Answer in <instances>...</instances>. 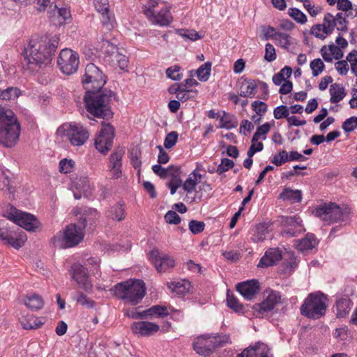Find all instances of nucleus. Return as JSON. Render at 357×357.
Segmentation results:
<instances>
[{
  "instance_id": "72a5a7b5",
  "label": "nucleus",
  "mask_w": 357,
  "mask_h": 357,
  "mask_svg": "<svg viewBox=\"0 0 357 357\" xmlns=\"http://www.w3.org/2000/svg\"><path fill=\"white\" fill-rule=\"evenodd\" d=\"M24 303V305L31 310H40L44 305L43 298L36 294L27 296Z\"/></svg>"
},
{
  "instance_id": "ddd939ff",
  "label": "nucleus",
  "mask_w": 357,
  "mask_h": 357,
  "mask_svg": "<svg viewBox=\"0 0 357 357\" xmlns=\"http://www.w3.org/2000/svg\"><path fill=\"white\" fill-rule=\"evenodd\" d=\"M114 128L109 123H104L95 139L96 149L102 154H107L112 146Z\"/></svg>"
},
{
  "instance_id": "e433bc0d",
  "label": "nucleus",
  "mask_w": 357,
  "mask_h": 357,
  "mask_svg": "<svg viewBox=\"0 0 357 357\" xmlns=\"http://www.w3.org/2000/svg\"><path fill=\"white\" fill-rule=\"evenodd\" d=\"M107 215L114 220H123L125 218V208L123 205L120 203L116 204L110 208Z\"/></svg>"
},
{
  "instance_id": "c9c22d12",
  "label": "nucleus",
  "mask_w": 357,
  "mask_h": 357,
  "mask_svg": "<svg viewBox=\"0 0 357 357\" xmlns=\"http://www.w3.org/2000/svg\"><path fill=\"white\" fill-rule=\"evenodd\" d=\"M21 94V91L17 87H8L6 89L0 88V100H10L17 98Z\"/></svg>"
},
{
  "instance_id": "864d4df0",
  "label": "nucleus",
  "mask_w": 357,
  "mask_h": 357,
  "mask_svg": "<svg viewBox=\"0 0 357 357\" xmlns=\"http://www.w3.org/2000/svg\"><path fill=\"white\" fill-rule=\"evenodd\" d=\"M310 68L314 77L318 76L324 70L325 65L320 59H316L310 62Z\"/></svg>"
},
{
  "instance_id": "a19ab883",
  "label": "nucleus",
  "mask_w": 357,
  "mask_h": 357,
  "mask_svg": "<svg viewBox=\"0 0 357 357\" xmlns=\"http://www.w3.org/2000/svg\"><path fill=\"white\" fill-rule=\"evenodd\" d=\"M270 129L271 125L269 123H265L262 126H259L254 134L251 142L255 143L259 139H266V135L270 131Z\"/></svg>"
},
{
  "instance_id": "4468645a",
  "label": "nucleus",
  "mask_w": 357,
  "mask_h": 357,
  "mask_svg": "<svg viewBox=\"0 0 357 357\" xmlns=\"http://www.w3.org/2000/svg\"><path fill=\"white\" fill-rule=\"evenodd\" d=\"M151 261L159 273H164L175 266L174 259L164 253H160L158 250H153L150 254Z\"/></svg>"
},
{
  "instance_id": "58836bf2",
  "label": "nucleus",
  "mask_w": 357,
  "mask_h": 357,
  "mask_svg": "<svg viewBox=\"0 0 357 357\" xmlns=\"http://www.w3.org/2000/svg\"><path fill=\"white\" fill-rule=\"evenodd\" d=\"M323 26L322 29L324 32L326 34H331L336 26L335 20H334V15L331 13H326L324 17L323 23L321 24Z\"/></svg>"
},
{
  "instance_id": "ea45409f",
  "label": "nucleus",
  "mask_w": 357,
  "mask_h": 357,
  "mask_svg": "<svg viewBox=\"0 0 357 357\" xmlns=\"http://www.w3.org/2000/svg\"><path fill=\"white\" fill-rule=\"evenodd\" d=\"M152 317H164L169 314L171 312L174 311L172 307L155 305L150 307Z\"/></svg>"
},
{
  "instance_id": "7ed1b4c3",
  "label": "nucleus",
  "mask_w": 357,
  "mask_h": 357,
  "mask_svg": "<svg viewBox=\"0 0 357 357\" xmlns=\"http://www.w3.org/2000/svg\"><path fill=\"white\" fill-rule=\"evenodd\" d=\"M115 94L110 90L86 91L84 105L86 111L95 117L109 119L113 115L110 103Z\"/></svg>"
},
{
  "instance_id": "5701e85b",
  "label": "nucleus",
  "mask_w": 357,
  "mask_h": 357,
  "mask_svg": "<svg viewBox=\"0 0 357 357\" xmlns=\"http://www.w3.org/2000/svg\"><path fill=\"white\" fill-rule=\"evenodd\" d=\"M282 257L281 250L278 248H270L266 251L264 255L261 258L258 267L264 268L276 264Z\"/></svg>"
},
{
  "instance_id": "f8f14e48",
  "label": "nucleus",
  "mask_w": 357,
  "mask_h": 357,
  "mask_svg": "<svg viewBox=\"0 0 357 357\" xmlns=\"http://www.w3.org/2000/svg\"><path fill=\"white\" fill-rule=\"evenodd\" d=\"M79 63L78 54L70 49H63L57 58L58 66L60 70L66 75H72L76 73Z\"/></svg>"
},
{
  "instance_id": "f3484780",
  "label": "nucleus",
  "mask_w": 357,
  "mask_h": 357,
  "mask_svg": "<svg viewBox=\"0 0 357 357\" xmlns=\"http://www.w3.org/2000/svg\"><path fill=\"white\" fill-rule=\"evenodd\" d=\"M280 294L279 292L273 290L267 291V295L264 301L254 306V309L261 316L266 315L267 313L274 309L275 305L280 301Z\"/></svg>"
},
{
  "instance_id": "6ab92c4d",
  "label": "nucleus",
  "mask_w": 357,
  "mask_h": 357,
  "mask_svg": "<svg viewBox=\"0 0 357 357\" xmlns=\"http://www.w3.org/2000/svg\"><path fill=\"white\" fill-rule=\"evenodd\" d=\"M131 328L135 334H137L141 336H151L157 333L159 331L160 327L155 323L141 321L134 322Z\"/></svg>"
},
{
  "instance_id": "0eeeda50",
  "label": "nucleus",
  "mask_w": 357,
  "mask_h": 357,
  "mask_svg": "<svg viewBox=\"0 0 357 357\" xmlns=\"http://www.w3.org/2000/svg\"><path fill=\"white\" fill-rule=\"evenodd\" d=\"M327 306L326 296L321 292L312 293L308 295L301 305V312L310 319H317L325 314Z\"/></svg>"
},
{
  "instance_id": "680f3d73",
  "label": "nucleus",
  "mask_w": 357,
  "mask_h": 357,
  "mask_svg": "<svg viewBox=\"0 0 357 357\" xmlns=\"http://www.w3.org/2000/svg\"><path fill=\"white\" fill-rule=\"evenodd\" d=\"M289 114V109L286 105L278 106L275 107L273 111V115L276 119H281L282 118L287 119Z\"/></svg>"
},
{
  "instance_id": "c756f323",
  "label": "nucleus",
  "mask_w": 357,
  "mask_h": 357,
  "mask_svg": "<svg viewBox=\"0 0 357 357\" xmlns=\"http://www.w3.org/2000/svg\"><path fill=\"white\" fill-rule=\"evenodd\" d=\"M336 316L338 318L346 317L351 310V301L348 298H341L336 301L335 306Z\"/></svg>"
},
{
  "instance_id": "f704fd0d",
  "label": "nucleus",
  "mask_w": 357,
  "mask_h": 357,
  "mask_svg": "<svg viewBox=\"0 0 357 357\" xmlns=\"http://www.w3.org/2000/svg\"><path fill=\"white\" fill-rule=\"evenodd\" d=\"M280 198L283 200H289L293 203L300 202L302 199L301 191L285 188L280 195Z\"/></svg>"
},
{
  "instance_id": "aec40b11",
  "label": "nucleus",
  "mask_w": 357,
  "mask_h": 357,
  "mask_svg": "<svg viewBox=\"0 0 357 357\" xmlns=\"http://www.w3.org/2000/svg\"><path fill=\"white\" fill-rule=\"evenodd\" d=\"M237 291L247 300H251L259 290V284L257 280H247L236 285Z\"/></svg>"
},
{
  "instance_id": "6e6552de",
  "label": "nucleus",
  "mask_w": 357,
  "mask_h": 357,
  "mask_svg": "<svg viewBox=\"0 0 357 357\" xmlns=\"http://www.w3.org/2000/svg\"><path fill=\"white\" fill-rule=\"evenodd\" d=\"M313 213L327 224L347 222L350 218L349 208L347 207L341 208L335 203L320 205L315 208Z\"/></svg>"
},
{
  "instance_id": "a878e982",
  "label": "nucleus",
  "mask_w": 357,
  "mask_h": 357,
  "mask_svg": "<svg viewBox=\"0 0 357 357\" xmlns=\"http://www.w3.org/2000/svg\"><path fill=\"white\" fill-rule=\"evenodd\" d=\"M202 175L198 172V169H195L185 181L182 184V188L187 194H190L196 190L197 185L200 182Z\"/></svg>"
},
{
  "instance_id": "393cba45",
  "label": "nucleus",
  "mask_w": 357,
  "mask_h": 357,
  "mask_svg": "<svg viewBox=\"0 0 357 357\" xmlns=\"http://www.w3.org/2000/svg\"><path fill=\"white\" fill-rule=\"evenodd\" d=\"M26 241V236L24 231L17 229V231L10 230L5 243L15 249L22 248Z\"/></svg>"
},
{
  "instance_id": "2eb2a0df",
  "label": "nucleus",
  "mask_w": 357,
  "mask_h": 357,
  "mask_svg": "<svg viewBox=\"0 0 357 357\" xmlns=\"http://www.w3.org/2000/svg\"><path fill=\"white\" fill-rule=\"evenodd\" d=\"M72 279L77 282L79 287L89 292L92 289V283L89 279L88 271L82 264H75L71 266Z\"/></svg>"
},
{
  "instance_id": "2f4dec72",
  "label": "nucleus",
  "mask_w": 357,
  "mask_h": 357,
  "mask_svg": "<svg viewBox=\"0 0 357 357\" xmlns=\"http://www.w3.org/2000/svg\"><path fill=\"white\" fill-rule=\"evenodd\" d=\"M317 244L314 234H307L305 238L296 241V248L300 251L311 250Z\"/></svg>"
},
{
  "instance_id": "c85d7f7f",
  "label": "nucleus",
  "mask_w": 357,
  "mask_h": 357,
  "mask_svg": "<svg viewBox=\"0 0 357 357\" xmlns=\"http://www.w3.org/2000/svg\"><path fill=\"white\" fill-rule=\"evenodd\" d=\"M269 225L267 222H263L257 225L253 229V233L251 236V240L255 243L263 241L269 234L268 230Z\"/></svg>"
},
{
  "instance_id": "f03ea898",
  "label": "nucleus",
  "mask_w": 357,
  "mask_h": 357,
  "mask_svg": "<svg viewBox=\"0 0 357 357\" xmlns=\"http://www.w3.org/2000/svg\"><path fill=\"white\" fill-rule=\"evenodd\" d=\"M98 211L93 208L84 209L79 220L80 225L70 224L63 232L59 231L52 238V243L60 248H71L79 244L84 238V229L87 222L93 224L97 218Z\"/></svg>"
},
{
  "instance_id": "7c9ffc66",
  "label": "nucleus",
  "mask_w": 357,
  "mask_h": 357,
  "mask_svg": "<svg viewBox=\"0 0 357 357\" xmlns=\"http://www.w3.org/2000/svg\"><path fill=\"white\" fill-rule=\"evenodd\" d=\"M256 88L257 84L254 79H245L242 82L239 95L243 98H253Z\"/></svg>"
},
{
  "instance_id": "603ef678",
  "label": "nucleus",
  "mask_w": 357,
  "mask_h": 357,
  "mask_svg": "<svg viewBox=\"0 0 357 357\" xmlns=\"http://www.w3.org/2000/svg\"><path fill=\"white\" fill-rule=\"evenodd\" d=\"M75 166L74 160L63 158L59 162V169L61 174H68L73 172Z\"/></svg>"
},
{
  "instance_id": "13d9d810",
  "label": "nucleus",
  "mask_w": 357,
  "mask_h": 357,
  "mask_svg": "<svg viewBox=\"0 0 357 357\" xmlns=\"http://www.w3.org/2000/svg\"><path fill=\"white\" fill-rule=\"evenodd\" d=\"M287 161H289L288 153L286 151L282 150L280 151L278 154H276L273 156L271 162L279 167Z\"/></svg>"
},
{
  "instance_id": "f257e3e1",
  "label": "nucleus",
  "mask_w": 357,
  "mask_h": 357,
  "mask_svg": "<svg viewBox=\"0 0 357 357\" xmlns=\"http://www.w3.org/2000/svg\"><path fill=\"white\" fill-rule=\"evenodd\" d=\"M59 41L57 36L32 37L24 50L27 68L37 72L49 66L58 47Z\"/></svg>"
},
{
  "instance_id": "3c124183",
  "label": "nucleus",
  "mask_w": 357,
  "mask_h": 357,
  "mask_svg": "<svg viewBox=\"0 0 357 357\" xmlns=\"http://www.w3.org/2000/svg\"><path fill=\"white\" fill-rule=\"evenodd\" d=\"M181 68L178 66V65H174L173 66H171L168 68L166 70V75L168 78L178 81L181 80L183 77L182 73H181Z\"/></svg>"
},
{
  "instance_id": "4d7b16f0",
  "label": "nucleus",
  "mask_w": 357,
  "mask_h": 357,
  "mask_svg": "<svg viewBox=\"0 0 357 357\" xmlns=\"http://www.w3.org/2000/svg\"><path fill=\"white\" fill-rule=\"evenodd\" d=\"M197 94V90L193 89H181L177 96V99L181 102H185L191 98L196 97Z\"/></svg>"
},
{
  "instance_id": "412c9836",
  "label": "nucleus",
  "mask_w": 357,
  "mask_h": 357,
  "mask_svg": "<svg viewBox=\"0 0 357 357\" xmlns=\"http://www.w3.org/2000/svg\"><path fill=\"white\" fill-rule=\"evenodd\" d=\"M124 153L123 148H118L110 155L109 167L113 171L112 178L114 179H117L121 176V160Z\"/></svg>"
},
{
  "instance_id": "bf43d9fd",
  "label": "nucleus",
  "mask_w": 357,
  "mask_h": 357,
  "mask_svg": "<svg viewBox=\"0 0 357 357\" xmlns=\"http://www.w3.org/2000/svg\"><path fill=\"white\" fill-rule=\"evenodd\" d=\"M234 166V162L233 160L228 158H223L221 160V163L218 166L216 172L220 175L229 169L233 168Z\"/></svg>"
},
{
  "instance_id": "e2e57ef3",
  "label": "nucleus",
  "mask_w": 357,
  "mask_h": 357,
  "mask_svg": "<svg viewBox=\"0 0 357 357\" xmlns=\"http://www.w3.org/2000/svg\"><path fill=\"white\" fill-rule=\"evenodd\" d=\"M54 12L58 15V17L61 18V20L59 21V24H61L64 22L70 17V12L67 8H58L56 6H54Z\"/></svg>"
},
{
  "instance_id": "4c0bfd02",
  "label": "nucleus",
  "mask_w": 357,
  "mask_h": 357,
  "mask_svg": "<svg viewBox=\"0 0 357 357\" xmlns=\"http://www.w3.org/2000/svg\"><path fill=\"white\" fill-rule=\"evenodd\" d=\"M220 124L218 126L220 128L230 130L237 126V121L235 118L225 112H223V114L220 119Z\"/></svg>"
},
{
  "instance_id": "9d476101",
  "label": "nucleus",
  "mask_w": 357,
  "mask_h": 357,
  "mask_svg": "<svg viewBox=\"0 0 357 357\" xmlns=\"http://www.w3.org/2000/svg\"><path fill=\"white\" fill-rule=\"evenodd\" d=\"M82 82L86 91L101 90L106 84L102 71L92 63L86 65Z\"/></svg>"
},
{
  "instance_id": "49530a36",
  "label": "nucleus",
  "mask_w": 357,
  "mask_h": 357,
  "mask_svg": "<svg viewBox=\"0 0 357 357\" xmlns=\"http://www.w3.org/2000/svg\"><path fill=\"white\" fill-rule=\"evenodd\" d=\"M227 302L228 307L234 312H240L243 311V305L239 303L238 300L233 294H230L229 291L227 294Z\"/></svg>"
},
{
  "instance_id": "774afa93",
  "label": "nucleus",
  "mask_w": 357,
  "mask_h": 357,
  "mask_svg": "<svg viewBox=\"0 0 357 357\" xmlns=\"http://www.w3.org/2000/svg\"><path fill=\"white\" fill-rule=\"evenodd\" d=\"M252 107L259 116H262L267 111L266 104L261 101H254L252 103Z\"/></svg>"
},
{
  "instance_id": "338daca9",
  "label": "nucleus",
  "mask_w": 357,
  "mask_h": 357,
  "mask_svg": "<svg viewBox=\"0 0 357 357\" xmlns=\"http://www.w3.org/2000/svg\"><path fill=\"white\" fill-rule=\"evenodd\" d=\"M165 221L169 224L178 225L181 222V218L174 211H169L165 215Z\"/></svg>"
},
{
  "instance_id": "cd10ccee",
  "label": "nucleus",
  "mask_w": 357,
  "mask_h": 357,
  "mask_svg": "<svg viewBox=\"0 0 357 357\" xmlns=\"http://www.w3.org/2000/svg\"><path fill=\"white\" fill-rule=\"evenodd\" d=\"M329 93L331 95L330 101L331 103L340 102L347 95L344 87L338 83L332 84L330 86Z\"/></svg>"
},
{
  "instance_id": "bb28decb",
  "label": "nucleus",
  "mask_w": 357,
  "mask_h": 357,
  "mask_svg": "<svg viewBox=\"0 0 357 357\" xmlns=\"http://www.w3.org/2000/svg\"><path fill=\"white\" fill-rule=\"evenodd\" d=\"M20 324L24 329H37L40 328L45 324V319L42 317L28 315L20 319Z\"/></svg>"
},
{
  "instance_id": "5fc2aeb1",
  "label": "nucleus",
  "mask_w": 357,
  "mask_h": 357,
  "mask_svg": "<svg viewBox=\"0 0 357 357\" xmlns=\"http://www.w3.org/2000/svg\"><path fill=\"white\" fill-rule=\"evenodd\" d=\"M160 3L163 4L160 0H148L144 6L143 12L144 15L149 17V16H153L155 10L154 8L157 6H159Z\"/></svg>"
},
{
  "instance_id": "69168bd1",
  "label": "nucleus",
  "mask_w": 357,
  "mask_h": 357,
  "mask_svg": "<svg viewBox=\"0 0 357 357\" xmlns=\"http://www.w3.org/2000/svg\"><path fill=\"white\" fill-rule=\"evenodd\" d=\"M276 59L275 49L271 43H267L265 47L264 59L268 62L273 61Z\"/></svg>"
},
{
  "instance_id": "4be33fe9",
  "label": "nucleus",
  "mask_w": 357,
  "mask_h": 357,
  "mask_svg": "<svg viewBox=\"0 0 357 357\" xmlns=\"http://www.w3.org/2000/svg\"><path fill=\"white\" fill-rule=\"evenodd\" d=\"M150 21L154 24L161 26H167L172 22L173 17L169 9L162 4L160 11L155 12L153 16L148 17Z\"/></svg>"
},
{
  "instance_id": "de8ad7c7",
  "label": "nucleus",
  "mask_w": 357,
  "mask_h": 357,
  "mask_svg": "<svg viewBox=\"0 0 357 357\" xmlns=\"http://www.w3.org/2000/svg\"><path fill=\"white\" fill-rule=\"evenodd\" d=\"M0 190L13 193L14 190L10 184L9 176L4 172H0Z\"/></svg>"
},
{
  "instance_id": "6e6d98bb",
  "label": "nucleus",
  "mask_w": 357,
  "mask_h": 357,
  "mask_svg": "<svg viewBox=\"0 0 357 357\" xmlns=\"http://www.w3.org/2000/svg\"><path fill=\"white\" fill-rule=\"evenodd\" d=\"M178 138V134L176 131H172L168 133L164 141V146L169 149L172 148L177 142Z\"/></svg>"
},
{
  "instance_id": "c03bdc74",
  "label": "nucleus",
  "mask_w": 357,
  "mask_h": 357,
  "mask_svg": "<svg viewBox=\"0 0 357 357\" xmlns=\"http://www.w3.org/2000/svg\"><path fill=\"white\" fill-rule=\"evenodd\" d=\"M275 38V41H277V45L280 46L281 47L289 50V46L293 43L292 38L286 33L280 32Z\"/></svg>"
},
{
  "instance_id": "39448f33",
  "label": "nucleus",
  "mask_w": 357,
  "mask_h": 357,
  "mask_svg": "<svg viewBox=\"0 0 357 357\" xmlns=\"http://www.w3.org/2000/svg\"><path fill=\"white\" fill-rule=\"evenodd\" d=\"M20 135V126L11 110L0 109V144L6 147L14 146Z\"/></svg>"
},
{
  "instance_id": "473e14b6",
  "label": "nucleus",
  "mask_w": 357,
  "mask_h": 357,
  "mask_svg": "<svg viewBox=\"0 0 357 357\" xmlns=\"http://www.w3.org/2000/svg\"><path fill=\"white\" fill-rule=\"evenodd\" d=\"M106 63L112 66H118L121 70H125L128 67V59L118 51L112 57L106 59Z\"/></svg>"
},
{
  "instance_id": "dca6fc26",
  "label": "nucleus",
  "mask_w": 357,
  "mask_h": 357,
  "mask_svg": "<svg viewBox=\"0 0 357 357\" xmlns=\"http://www.w3.org/2000/svg\"><path fill=\"white\" fill-rule=\"evenodd\" d=\"M96 10L101 15V22L107 29L114 27L116 21L114 15L109 10L108 0H94Z\"/></svg>"
},
{
  "instance_id": "37998d69",
  "label": "nucleus",
  "mask_w": 357,
  "mask_h": 357,
  "mask_svg": "<svg viewBox=\"0 0 357 357\" xmlns=\"http://www.w3.org/2000/svg\"><path fill=\"white\" fill-rule=\"evenodd\" d=\"M101 50L105 54L104 60L106 62V59L112 57L114 54L119 51V48L108 40H103L101 46Z\"/></svg>"
},
{
  "instance_id": "09e8293b",
  "label": "nucleus",
  "mask_w": 357,
  "mask_h": 357,
  "mask_svg": "<svg viewBox=\"0 0 357 357\" xmlns=\"http://www.w3.org/2000/svg\"><path fill=\"white\" fill-rule=\"evenodd\" d=\"M172 285L173 291L178 294H185L190 288V283L188 281L172 282Z\"/></svg>"
},
{
  "instance_id": "423d86ee",
  "label": "nucleus",
  "mask_w": 357,
  "mask_h": 357,
  "mask_svg": "<svg viewBox=\"0 0 357 357\" xmlns=\"http://www.w3.org/2000/svg\"><path fill=\"white\" fill-rule=\"evenodd\" d=\"M231 343L230 336L228 334L205 335L197 337L193 344V348L198 354L208 356L217 348Z\"/></svg>"
},
{
  "instance_id": "b1692460",
  "label": "nucleus",
  "mask_w": 357,
  "mask_h": 357,
  "mask_svg": "<svg viewBox=\"0 0 357 357\" xmlns=\"http://www.w3.org/2000/svg\"><path fill=\"white\" fill-rule=\"evenodd\" d=\"M268 348L261 342L245 349L237 357H268Z\"/></svg>"
},
{
  "instance_id": "79ce46f5",
  "label": "nucleus",
  "mask_w": 357,
  "mask_h": 357,
  "mask_svg": "<svg viewBox=\"0 0 357 357\" xmlns=\"http://www.w3.org/2000/svg\"><path fill=\"white\" fill-rule=\"evenodd\" d=\"M211 70V63L206 62L197 70L196 75L201 82H206L209 78Z\"/></svg>"
},
{
  "instance_id": "1a4fd4ad",
  "label": "nucleus",
  "mask_w": 357,
  "mask_h": 357,
  "mask_svg": "<svg viewBox=\"0 0 357 357\" xmlns=\"http://www.w3.org/2000/svg\"><path fill=\"white\" fill-rule=\"evenodd\" d=\"M4 216L29 231H35L40 226V221L35 215L13 206L10 211H6Z\"/></svg>"
},
{
  "instance_id": "9b49d317",
  "label": "nucleus",
  "mask_w": 357,
  "mask_h": 357,
  "mask_svg": "<svg viewBox=\"0 0 357 357\" xmlns=\"http://www.w3.org/2000/svg\"><path fill=\"white\" fill-rule=\"evenodd\" d=\"M62 128L64 131V135L72 146H82L89 137L88 130L80 123H70L63 124Z\"/></svg>"
},
{
  "instance_id": "0e129e2a",
  "label": "nucleus",
  "mask_w": 357,
  "mask_h": 357,
  "mask_svg": "<svg viewBox=\"0 0 357 357\" xmlns=\"http://www.w3.org/2000/svg\"><path fill=\"white\" fill-rule=\"evenodd\" d=\"M205 224L202 221L191 220L189 222V229L194 234H197L204 231Z\"/></svg>"
},
{
  "instance_id": "a211bd4d",
  "label": "nucleus",
  "mask_w": 357,
  "mask_h": 357,
  "mask_svg": "<svg viewBox=\"0 0 357 357\" xmlns=\"http://www.w3.org/2000/svg\"><path fill=\"white\" fill-rule=\"evenodd\" d=\"M304 230L299 217H289L284 220V228L282 231V234L286 237H292L303 232Z\"/></svg>"
},
{
  "instance_id": "20e7f679",
  "label": "nucleus",
  "mask_w": 357,
  "mask_h": 357,
  "mask_svg": "<svg viewBox=\"0 0 357 357\" xmlns=\"http://www.w3.org/2000/svg\"><path fill=\"white\" fill-rule=\"evenodd\" d=\"M113 290L118 298L130 305L139 304L146 294L145 284L141 280H128L118 283Z\"/></svg>"
},
{
  "instance_id": "a18cd8bd",
  "label": "nucleus",
  "mask_w": 357,
  "mask_h": 357,
  "mask_svg": "<svg viewBox=\"0 0 357 357\" xmlns=\"http://www.w3.org/2000/svg\"><path fill=\"white\" fill-rule=\"evenodd\" d=\"M176 33L178 35L181 36L182 38H183L185 40L195 41V40L201 38V36L195 30L180 29H176Z\"/></svg>"
},
{
  "instance_id": "052dcab7",
  "label": "nucleus",
  "mask_w": 357,
  "mask_h": 357,
  "mask_svg": "<svg viewBox=\"0 0 357 357\" xmlns=\"http://www.w3.org/2000/svg\"><path fill=\"white\" fill-rule=\"evenodd\" d=\"M345 132H351L357 128V117L351 116L346 119L342 126Z\"/></svg>"
},
{
  "instance_id": "8fccbe9b",
  "label": "nucleus",
  "mask_w": 357,
  "mask_h": 357,
  "mask_svg": "<svg viewBox=\"0 0 357 357\" xmlns=\"http://www.w3.org/2000/svg\"><path fill=\"white\" fill-rule=\"evenodd\" d=\"M288 14L298 23L303 24L307 22L306 15L296 8H290Z\"/></svg>"
}]
</instances>
